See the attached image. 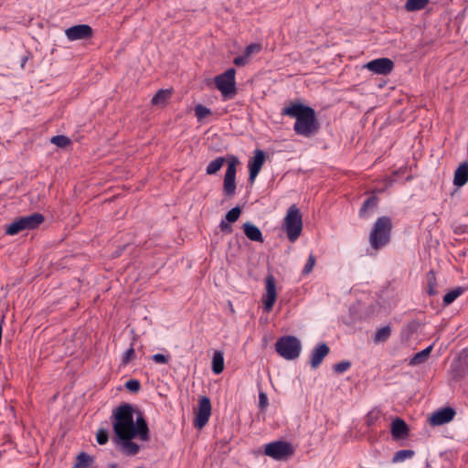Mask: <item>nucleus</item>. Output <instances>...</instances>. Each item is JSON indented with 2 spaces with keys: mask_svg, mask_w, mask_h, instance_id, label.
<instances>
[{
  "mask_svg": "<svg viewBox=\"0 0 468 468\" xmlns=\"http://www.w3.org/2000/svg\"><path fill=\"white\" fill-rule=\"evenodd\" d=\"M265 285H266V293L264 295V306L263 309L265 312L269 313L276 301L277 292H276V281L275 277L269 273L265 278Z\"/></svg>",
  "mask_w": 468,
  "mask_h": 468,
  "instance_id": "13",
  "label": "nucleus"
},
{
  "mask_svg": "<svg viewBox=\"0 0 468 468\" xmlns=\"http://www.w3.org/2000/svg\"><path fill=\"white\" fill-rule=\"evenodd\" d=\"M351 367V363L347 360H343L334 365V371L336 374H342L346 372Z\"/></svg>",
  "mask_w": 468,
  "mask_h": 468,
  "instance_id": "38",
  "label": "nucleus"
},
{
  "mask_svg": "<svg viewBox=\"0 0 468 468\" xmlns=\"http://www.w3.org/2000/svg\"><path fill=\"white\" fill-rule=\"evenodd\" d=\"M239 160L231 155L228 160V168L223 180V193L226 197H232L236 192V173Z\"/></svg>",
  "mask_w": 468,
  "mask_h": 468,
  "instance_id": "9",
  "label": "nucleus"
},
{
  "mask_svg": "<svg viewBox=\"0 0 468 468\" xmlns=\"http://www.w3.org/2000/svg\"><path fill=\"white\" fill-rule=\"evenodd\" d=\"M45 220V217L38 212L16 218L5 229V234L13 236L23 230L37 229Z\"/></svg>",
  "mask_w": 468,
  "mask_h": 468,
  "instance_id": "5",
  "label": "nucleus"
},
{
  "mask_svg": "<svg viewBox=\"0 0 468 468\" xmlns=\"http://www.w3.org/2000/svg\"><path fill=\"white\" fill-rule=\"evenodd\" d=\"M112 428L115 437L127 433L138 432L139 439L143 441H148L150 439L149 428L143 416L133 421V410L128 403L118 406L112 412Z\"/></svg>",
  "mask_w": 468,
  "mask_h": 468,
  "instance_id": "1",
  "label": "nucleus"
},
{
  "mask_svg": "<svg viewBox=\"0 0 468 468\" xmlns=\"http://www.w3.org/2000/svg\"><path fill=\"white\" fill-rule=\"evenodd\" d=\"M241 214V208L239 207H235L227 212L225 218L229 223L236 222Z\"/></svg>",
  "mask_w": 468,
  "mask_h": 468,
  "instance_id": "33",
  "label": "nucleus"
},
{
  "mask_svg": "<svg viewBox=\"0 0 468 468\" xmlns=\"http://www.w3.org/2000/svg\"><path fill=\"white\" fill-rule=\"evenodd\" d=\"M427 292L429 295H435L437 294L436 286H437V280L435 276L434 271H430L427 273Z\"/></svg>",
  "mask_w": 468,
  "mask_h": 468,
  "instance_id": "28",
  "label": "nucleus"
},
{
  "mask_svg": "<svg viewBox=\"0 0 468 468\" xmlns=\"http://www.w3.org/2000/svg\"><path fill=\"white\" fill-rule=\"evenodd\" d=\"M365 68L375 74L388 75L394 69V62L388 58H380L367 62Z\"/></svg>",
  "mask_w": 468,
  "mask_h": 468,
  "instance_id": "12",
  "label": "nucleus"
},
{
  "mask_svg": "<svg viewBox=\"0 0 468 468\" xmlns=\"http://www.w3.org/2000/svg\"><path fill=\"white\" fill-rule=\"evenodd\" d=\"M224 369V356L221 351H215L212 358V371L214 374L218 375Z\"/></svg>",
  "mask_w": 468,
  "mask_h": 468,
  "instance_id": "23",
  "label": "nucleus"
},
{
  "mask_svg": "<svg viewBox=\"0 0 468 468\" xmlns=\"http://www.w3.org/2000/svg\"><path fill=\"white\" fill-rule=\"evenodd\" d=\"M31 57V54L30 52H27V55L23 56L21 58V61H20V66H21V69H25V65L26 63L28 61V59L30 58Z\"/></svg>",
  "mask_w": 468,
  "mask_h": 468,
  "instance_id": "46",
  "label": "nucleus"
},
{
  "mask_svg": "<svg viewBox=\"0 0 468 468\" xmlns=\"http://www.w3.org/2000/svg\"><path fill=\"white\" fill-rule=\"evenodd\" d=\"M378 204V197L377 196H370L367 197L364 203L362 204V207L359 209V217L362 218H367L371 212H373Z\"/></svg>",
  "mask_w": 468,
  "mask_h": 468,
  "instance_id": "20",
  "label": "nucleus"
},
{
  "mask_svg": "<svg viewBox=\"0 0 468 468\" xmlns=\"http://www.w3.org/2000/svg\"><path fill=\"white\" fill-rule=\"evenodd\" d=\"M172 95L171 90H159L152 98L153 105H165Z\"/></svg>",
  "mask_w": 468,
  "mask_h": 468,
  "instance_id": "22",
  "label": "nucleus"
},
{
  "mask_svg": "<svg viewBox=\"0 0 468 468\" xmlns=\"http://www.w3.org/2000/svg\"><path fill=\"white\" fill-rule=\"evenodd\" d=\"M430 0H407L405 9L408 12H415L422 10L429 4Z\"/></svg>",
  "mask_w": 468,
  "mask_h": 468,
  "instance_id": "24",
  "label": "nucleus"
},
{
  "mask_svg": "<svg viewBox=\"0 0 468 468\" xmlns=\"http://www.w3.org/2000/svg\"><path fill=\"white\" fill-rule=\"evenodd\" d=\"M211 113V111L202 104H198L195 107V114L198 120L206 118Z\"/></svg>",
  "mask_w": 468,
  "mask_h": 468,
  "instance_id": "35",
  "label": "nucleus"
},
{
  "mask_svg": "<svg viewBox=\"0 0 468 468\" xmlns=\"http://www.w3.org/2000/svg\"><path fill=\"white\" fill-rule=\"evenodd\" d=\"M467 182H468V163L463 162L454 172L453 185L457 187H462Z\"/></svg>",
  "mask_w": 468,
  "mask_h": 468,
  "instance_id": "19",
  "label": "nucleus"
},
{
  "mask_svg": "<svg viewBox=\"0 0 468 468\" xmlns=\"http://www.w3.org/2000/svg\"><path fill=\"white\" fill-rule=\"evenodd\" d=\"M284 228L287 237L291 242H294L301 235L303 229L302 213L294 204L287 210L284 218Z\"/></svg>",
  "mask_w": 468,
  "mask_h": 468,
  "instance_id": "6",
  "label": "nucleus"
},
{
  "mask_svg": "<svg viewBox=\"0 0 468 468\" xmlns=\"http://www.w3.org/2000/svg\"><path fill=\"white\" fill-rule=\"evenodd\" d=\"M139 438V431L123 434L116 437V443L120 445V451L128 456L136 455L140 451V446L133 442V438Z\"/></svg>",
  "mask_w": 468,
  "mask_h": 468,
  "instance_id": "11",
  "label": "nucleus"
},
{
  "mask_svg": "<svg viewBox=\"0 0 468 468\" xmlns=\"http://www.w3.org/2000/svg\"><path fill=\"white\" fill-rule=\"evenodd\" d=\"M50 142L58 147L65 148L71 143L70 139L66 135H56L50 139Z\"/></svg>",
  "mask_w": 468,
  "mask_h": 468,
  "instance_id": "32",
  "label": "nucleus"
},
{
  "mask_svg": "<svg viewBox=\"0 0 468 468\" xmlns=\"http://www.w3.org/2000/svg\"><path fill=\"white\" fill-rule=\"evenodd\" d=\"M391 335V327L389 325L383 326L379 328L374 335L375 343H383L386 342Z\"/></svg>",
  "mask_w": 468,
  "mask_h": 468,
  "instance_id": "27",
  "label": "nucleus"
},
{
  "mask_svg": "<svg viewBox=\"0 0 468 468\" xmlns=\"http://www.w3.org/2000/svg\"><path fill=\"white\" fill-rule=\"evenodd\" d=\"M456 412L451 407L442 408L435 411L430 418V423L433 426H440L453 420Z\"/></svg>",
  "mask_w": 468,
  "mask_h": 468,
  "instance_id": "16",
  "label": "nucleus"
},
{
  "mask_svg": "<svg viewBox=\"0 0 468 468\" xmlns=\"http://www.w3.org/2000/svg\"><path fill=\"white\" fill-rule=\"evenodd\" d=\"M275 350L284 359L293 360L300 356L302 346L297 337L285 335L276 341Z\"/></svg>",
  "mask_w": 468,
  "mask_h": 468,
  "instance_id": "7",
  "label": "nucleus"
},
{
  "mask_svg": "<svg viewBox=\"0 0 468 468\" xmlns=\"http://www.w3.org/2000/svg\"><path fill=\"white\" fill-rule=\"evenodd\" d=\"M282 114L295 118L293 130L296 134L310 138L318 133L320 123L315 111L301 102H290L282 110Z\"/></svg>",
  "mask_w": 468,
  "mask_h": 468,
  "instance_id": "2",
  "label": "nucleus"
},
{
  "mask_svg": "<svg viewBox=\"0 0 468 468\" xmlns=\"http://www.w3.org/2000/svg\"><path fill=\"white\" fill-rule=\"evenodd\" d=\"M265 162V153L262 150L257 149L254 152V156L249 161V180L252 183L256 176L259 175L263 164Z\"/></svg>",
  "mask_w": 468,
  "mask_h": 468,
  "instance_id": "15",
  "label": "nucleus"
},
{
  "mask_svg": "<svg viewBox=\"0 0 468 468\" xmlns=\"http://www.w3.org/2000/svg\"><path fill=\"white\" fill-rule=\"evenodd\" d=\"M269 405L267 395L261 391L259 393V407L261 410H264Z\"/></svg>",
  "mask_w": 468,
  "mask_h": 468,
  "instance_id": "42",
  "label": "nucleus"
},
{
  "mask_svg": "<svg viewBox=\"0 0 468 468\" xmlns=\"http://www.w3.org/2000/svg\"><path fill=\"white\" fill-rule=\"evenodd\" d=\"M93 462V459L88 453L82 452L77 456V461L74 468H87Z\"/></svg>",
  "mask_w": 468,
  "mask_h": 468,
  "instance_id": "29",
  "label": "nucleus"
},
{
  "mask_svg": "<svg viewBox=\"0 0 468 468\" xmlns=\"http://www.w3.org/2000/svg\"><path fill=\"white\" fill-rule=\"evenodd\" d=\"M261 50V44L251 43L245 48L243 55L249 58L252 54L259 53Z\"/></svg>",
  "mask_w": 468,
  "mask_h": 468,
  "instance_id": "36",
  "label": "nucleus"
},
{
  "mask_svg": "<svg viewBox=\"0 0 468 468\" xmlns=\"http://www.w3.org/2000/svg\"><path fill=\"white\" fill-rule=\"evenodd\" d=\"M410 429L404 420L397 417L391 422V436L394 440L405 439L409 436Z\"/></svg>",
  "mask_w": 468,
  "mask_h": 468,
  "instance_id": "18",
  "label": "nucleus"
},
{
  "mask_svg": "<svg viewBox=\"0 0 468 468\" xmlns=\"http://www.w3.org/2000/svg\"><path fill=\"white\" fill-rule=\"evenodd\" d=\"M244 234L246 237L252 240V241H258L262 243L263 242V237L261 229L255 226L254 224L250 222H246L242 226Z\"/></svg>",
  "mask_w": 468,
  "mask_h": 468,
  "instance_id": "21",
  "label": "nucleus"
},
{
  "mask_svg": "<svg viewBox=\"0 0 468 468\" xmlns=\"http://www.w3.org/2000/svg\"><path fill=\"white\" fill-rule=\"evenodd\" d=\"M109 468H119L118 465L116 463H111L109 465Z\"/></svg>",
  "mask_w": 468,
  "mask_h": 468,
  "instance_id": "47",
  "label": "nucleus"
},
{
  "mask_svg": "<svg viewBox=\"0 0 468 468\" xmlns=\"http://www.w3.org/2000/svg\"><path fill=\"white\" fill-rule=\"evenodd\" d=\"M135 357L134 348L131 346L126 352L122 355V365L126 366Z\"/></svg>",
  "mask_w": 468,
  "mask_h": 468,
  "instance_id": "40",
  "label": "nucleus"
},
{
  "mask_svg": "<svg viewBox=\"0 0 468 468\" xmlns=\"http://www.w3.org/2000/svg\"><path fill=\"white\" fill-rule=\"evenodd\" d=\"M248 62H249V58L244 55L238 56L233 60V63L238 67L245 66Z\"/></svg>",
  "mask_w": 468,
  "mask_h": 468,
  "instance_id": "43",
  "label": "nucleus"
},
{
  "mask_svg": "<svg viewBox=\"0 0 468 468\" xmlns=\"http://www.w3.org/2000/svg\"><path fill=\"white\" fill-rule=\"evenodd\" d=\"M125 388L133 393H137L141 388V384L137 379H130L126 381Z\"/></svg>",
  "mask_w": 468,
  "mask_h": 468,
  "instance_id": "41",
  "label": "nucleus"
},
{
  "mask_svg": "<svg viewBox=\"0 0 468 468\" xmlns=\"http://www.w3.org/2000/svg\"><path fill=\"white\" fill-rule=\"evenodd\" d=\"M226 159L224 157H218L215 160L211 161L206 168V173L207 175L216 174L224 165Z\"/></svg>",
  "mask_w": 468,
  "mask_h": 468,
  "instance_id": "30",
  "label": "nucleus"
},
{
  "mask_svg": "<svg viewBox=\"0 0 468 468\" xmlns=\"http://www.w3.org/2000/svg\"><path fill=\"white\" fill-rule=\"evenodd\" d=\"M97 442L100 445L106 444L109 440V432L105 429H99L96 434Z\"/></svg>",
  "mask_w": 468,
  "mask_h": 468,
  "instance_id": "37",
  "label": "nucleus"
},
{
  "mask_svg": "<svg viewBox=\"0 0 468 468\" xmlns=\"http://www.w3.org/2000/svg\"><path fill=\"white\" fill-rule=\"evenodd\" d=\"M431 350H432V346H430L426 347L425 349L418 352L410 359V365H420V364L424 363L428 359Z\"/></svg>",
  "mask_w": 468,
  "mask_h": 468,
  "instance_id": "25",
  "label": "nucleus"
},
{
  "mask_svg": "<svg viewBox=\"0 0 468 468\" xmlns=\"http://www.w3.org/2000/svg\"><path fill=\"white\" fill-rule=\"evenodd\" d=\"M393 229L392 220L388 216L379 217L373 224L369 233V244L375 250H378L387 246L391 239Z\"/></svg>",
  "mask_w": 468,
  "mask_h": 468,
  "instance_id": "3",
  "label": "nucleus"
},
{
  "mask_svg": "<svg viewBox=\"0 0 468 468\" xmlns=\"http://www.w3.org/2000/svg\"><path fill=\"white\" fill-rule=\"evenodd\" d=\"M315 261H316L315 256L313 254H310L308 257L307 262L305 263L304 268L303 270V274H304V275L309 274L313 271Z\"/></svg>",
  "mask_w": 468,
  "mask_h": 468,
  "instance_id": "39",
  "label": "nucleus"
},
{
  "mask_svg": "<svg viewBox=\"0 0 468 468\" xmlns=\"http://www.w3.org/2000/svg\"><path fill=\"white\" fill-rule=\"evenodd\" d=\"M211 415L210 399L203 396L198 400L197 411L195 413L194 426L202 429L208 421Z\"/></svg>",
  "mask_w": 468,
  "mask_h": 468,
  "instance_id": "10",
  "label": "nucleus"
},
{
  "mask_svg": "<svg viewBox=\"0 0 468 468\" xmlns=\"http://www.w3.org/2000/svg\"><path fill=\"white\" fill-rule=\"evenodd\" d=\"M219 228L221 231L225 233H231L233 230L232 227L229 225V222H228L227 220H221V222L219 223Z\"/></svg>",
  "mask_w": 468,
  "mask_h": 468,
  "instance_id": "45",
  "label": "nucleus"
},
{
  "mask_svg": "<svg viewBox=\"0 0 468 468\" xmlns=\"http://www.w3.org/2000/svg\"><path fill=\"white\" fill-rule=\"evenodd\" d=\"M381 412L378 410H372L367 415L366 422L367 426L374 425L380 418Z\"/></svg>",
  "mask_w": 468,
  "mask_h": 468,
  "instance_id": "34",
  "label": "nucleus"
},
{
  "mask_svg": "<svg viewBox=\"0 0 468 468\" xmlns=\"http://www.w3.org/2000/svg\"><path fill=\"white\" fill-rule=\"evenodd\" d=\"M152 359L158 364H165L168 362L167 356L163 354H155L153 356Z\"/></svg>",
  "mask_w": 468,
  "mask_h": 468,
  "instance_id": "44",
  "label": "nucleus"
},
{
  "mask_svg": "<svg viewBox=\"0 0 468 468\" xmlns=\"http://www.w3.org/2000/svg\"><path fill=\"white\" fill-rule=\"evenodd\" d=\"M65 35L69 40L89 39L93 36V30L90 26L86 24L70 27L65 30Z\"/></svg>",
  "mask_w": 468,
  "mask_h": 468,
  "instance_id": "14",
  "label": "nucleus"
},
{
  "mask_svg": "<svg viewBox=\"0 0 468 468\" xmlns=\"http://www.w3.org/2000/svg\"><path fill=\"white\" fill-rule=\"evenodd\" d=\"M235 75L236 69L230 68L214 78L216 88L220 91L223 100H231L238 93Z\"/></svg>",
  "mask_w": 468,
  "mask_h": 468,
  "instance_id": "4",
  "label": "nucleus"
},
{
  "mask_svg": "<svg viewBox=\"0 0 468 468\" xmlns=\"http://www.w3.org/2000/svg\"><path fill=\"white\" fill-rule=\"evenodd\" d=\"M264 453L275 460H287L294 453V450L290 442L277 441L267 444Z\"/></svg>",
  "mask_w": 468,
  "mask_h": 468,
  "instance_id": "8",
  "label": "nucleus"
},
{
  "mask_svg": "<svg viewBox=\"0 0 468 468\" xmlns=\"http://www.w3.org/2000/svg\"><path fill=\"white\" fill-rule=\"evenodd\" d=\"M464 292V288L463 287H456L453 290L447 292L442 300V304L444 306H447L453 303L460 295H462Z\"/></svg>",
  "mask_w": 468,
  "mask_h": 468,
  "instance_id": "26",
  "label": "nucleus"
},
{
  "mask_svg": "<svg viewBox=\"0 0 468 468\" xmlns=\"http://www.w3.org/2000/svg\"><path fill=\"white\" fill-rule=\"evenodd\" d=\"M330 348L325 343H319L310 355V366L312 368H317L324 358L329 354Z\"/></svg>",
  "mask_w": 468,
  "mask_h": 468,
  "instance_id": "17",
  "label": "nucleus"
},
{
  "mask_svg": "<svg viewBox=\"0 0 468 468\" xmlns=\"http://www.w3.org/2000/svg\"><path fill=\"white\" fill-rule=\"evenodd\" d=\"M414 454H415V452L412 450H400V451H398L394 454V456L392 458V462L393 463L403 462L404 460H406L408 458H411Z\"/></svg>",
  "mask_w": 468,
  "mask_h": 468,
  "instance_id": "31",
  "label": "nucleus"
}]
</instances>
